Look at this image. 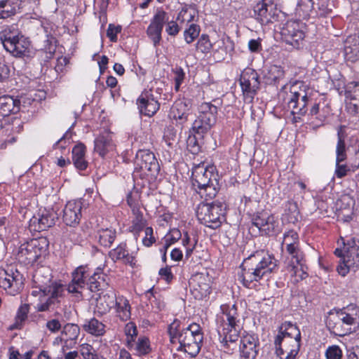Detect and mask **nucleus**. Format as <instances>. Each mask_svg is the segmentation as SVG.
Segmentation results:
<instances>
[{
    "label": "nucleus",
    "instance_id": "nucleus-1",
    "mask_svg": "<svg viewBox=\"0 0 359 359\" xmlns=\"http://www.w3.org/2000/svg\"><path fill=\"white\" fill-rule=\"evenodd\" d=\"M277 266L278 260L273 255L264 250L254 252L244 259L241 266L243 285L250 287L253 281H259L268 276L277 269Z\"/></svg>",
    "mask_w": 359,
    "mask_h": 359
},
{
    "label": "nucleus",
    "instance_id": "nucleus-2",
    "mask_svg": "<svg viewBox=\"0 0 359 359\" xmlns=\"http://www.w3.org/2000/svg\"><path fill=\"white\" fill-rule=\"evenodd\" d=\"M221 309L222 315L218 318V333L222 337L224 348L233 352L238 346L242 325L235 304L222 305Z\"/></svg>",
    "mask_w": 359,
    "mask_h": 359
},
{
    "label": "nucleus",
    "instance_id": "nucleus-3",
    "mask_svg": "<svg viewBox=\"0 0 359 359\" xmlns=\"http://www.w3.org/2000/svg\"><path fill=\"white\" fill-rule=\"evenodd\" d=\"M309 91L308 86L302 81H297L289 88L284 86L279 93V97H282L288 108L292 109L291 112L294 115L295 122L306 115L309 111V104H311Z\"/></svg>",
    "mask_w": 359,
    "mask_h": 359
},
{
    "label": "nucleus",
    "instance_id": "nucleus-4",
    "mask_svg": "<svg viewBox=\"0 0 359 359\" xmlns=\"http://www.w3.org/2000/svg\"><path fill=\"white\" fill-rule=\"evenodd\" d=\"M191 181L196 192L206 201L215 198L219 189L218 174L214 166H205L203 163L196 165Z\"/></svg>",
    "mask_w": 359,
    "mask_h": 359
},
{
    "label": "nucleus",
    "instance_id": "nucleus-5",
    "mask_svg": "<svg viewBox=\"0 0 359 359\" xmlns=\"http://www.w3.org/2000/svg\"><path fill=\"white\" fill-rule=\"evenodd\" d=\"M276 354L284 352H299L301 346V332L297 325L285 322L280 327L279 333L275 339Z\"/></svg>",
    "mask_w": 359,
    "mask_h": 359
},
{
    "label": "nucleus",
    "instance_id": "nucleus-6",
    "mask_svg": "<svg viewBox=\"0 0 359 359\" xmlns=\"http://www.w3.org/2000/svg\"><path fill=\"white\" fill-rule=\"evenodd\" d=\"M0 40L6 51L13 56L23 57L29 55L30 41L20 34L14 25L8 27L0 34Z\"/></svg>",
    "mask_w": 359,
    "mask_h": 359
},
{
    "label": "nucleus",
    "instance_id": "nucleus-7",
    "mask_svg": "<svg viewBox=\"0 0 359 359\" xmlns=\"http://www.w3.org/2000/svg\"><path fill=\"white\" fill-rule=\"evenodd\" d=\"M226 208V205L219 201L201 203L196 209V217L202 224L215 229L221 226Z\"/></svg>",
    "mask_w": 359,
    "mask_h": 359
},
{
    "label": "nucleus",
    "instance_id": "nucleus-8",
    "mask_svg": "<svg viewBox=\"0 0 359 359\" xmlns=\"http://www.w3.org/2000/svg\"><path fill=\"white\" fill-rule=\"evenodd\" d=\"M170 341L177 340L180 347H183L186 353L195 357L200 352L203 336L195 335L191 332L180 329V321L175 320L168 327Z\"/></svg>",
    "mask_w": 359,
    "mask_h": 359
},
{
    "label": "nucleus",
    "instance_id": "nucleus-9",
    "mask_svg": "<svg viewBox=\"0 0 359 359\" xmlns=\"http://www.w3.org/2000/svg\"><path fill=\"white\" fill-rule=\"evenodd\" d=\"M334 255L340 258L337 270L341 276H345L351 268L359 266V241H348L343 249L337 248Z\"/></svg>",
    "mask_w": 359,
    "mask_h": 359
},
{
    "label": "nucleus",
    "instance_id": "nucleus-10",
    "mask_svg": "<svg viewBox=\"0 0 359 359\" xmlns=\"http://www.w3.org/2000/svg\"><path fill=\"white\" fill-rule=\"evenodd\" d=\"M217 107L210 102L202 103L200 106V113L194 121L191 133L196 134L203 139L210 128L215 124L217 120Z\"/></svg>",
    "mask_w": 359,
    "mask_h": 359
},
{
    "label": "nucleus",
    "instance_id": "nucleus-11",
    "mask_svg": "<svg viewBox=\"0 0 359 359\" xmlns=\"http://www.w3.org/2000/svg\"><path fill=\"white\" fill-rule=\"evenodd\" d=\"M35 288H38L43 294H52L55 296L65 292V286L52 279L50 270L41 267L38 269L33 276Z\"/></svg>",
    "mask_w": 359,
    "mask_h": 359
},
{
    "label": "nucleus",
    "instance_id": "nucleus-12",
    "mask_svg": "<svg viewBox=\"0 0 359 359\" xmlns=\"http://www.w3.org/2000/svg\"><path fill=\"white\" fill-rule=\"evenodd\" d=\"M253 226L257 228L262 234L269 236H276L281 230L278 219L273 215H269L266 212H260L253 215L250 229Z\"/></svg>",
    "mask_w": 359,
    "mask_h": 359
},
{
    "label": "nucleus",
    "instance_id": "nucleus-13",
    "mask_svg": "<svg viewBox=\"0 0 359 359\" xmlns=\"http://www.w3.org/2000/svg\"><path fill=\"white\" fill-rule=\"evenodd\" d=\"M240 85L244 101L252 103L260 86L258 73L252 69H245L241 75Z\"/></svg>",
    "mask_w": 359,
    "mask_h": 359
},
{
    "label": "nucleus",
    "instance_id": "nucleus-14",
    "mask_svg": "<svg viewBox=\"0 0 359 359\" xmlns=\"http://www.w3.org/2000/svg\"><path fill=\"white\" fill-rule=\"evenodd\" d=\"M46 251L41 241L32 239L29 242L22 244L17 254L18 260L25 265L33 264Z\"/></svg>",
    "mask_w": 359,
    "mask_h": 359
},
{
    "label": "nucleus",
    "instance_id": "nucleus-15",
    "mask_svg": "<svg viewBox=\"0 0 359 359\" xmlns=\"http://www.w3.org/2000/svg\"><path fill=\"white\" fill-rule=\"evenodd\" d=\"M135 164V170L152 178H156L160 171V165L155 155L149 150L138 151Z\"/></svg>",
    "mask_w": 359,
    "mask_h": 359
},
{
    "label": "nucleus",
    "instance_id": "nucleus-16",
    "mask_svg": "<svg viewBox=\"0 0 359 359\" xmlns=\"http://www.w3.org/2000/svg\"><path fill=\"white\" fill-rule=\"evenodd\" d=\"M22 276L17 270L0 269V287L8 294L15 295L22 289Z\"/></svg>",
    "mask_w": 359,
    "mask_h": 359
},
{
    "label": "nucleus",
    "instance_id": "nucleus-17",
    "mask_svg": "<svg viewBox=\"0 0 359 359\" xmlns=\"http://www.w3.org/2000/svg\"><path fill=\"white\" fill-rule=\"evenodd\" d=\"M168 20V13L161 8H158L151 20L147 29V34L155 47L160 44L162 39L161 33L165 23Z\"/></svg>",
    "mask_w": 359,
    "mask_h": 359
},
{
    "label": "nucleus",
    "instance_id": "nucleus-18",
    "mask_svg": "<svg viewBox=\"0 0 359 359\" xmlns=\"http://www.w3.org/2000/svg\"><path fill=\"white\" fill-rule=\"evenodd\" d=\"M281 35L286 43L295 48H300L304 39V33L296 21L287 22L281 30Z\"/></svg>",
    "mask_w": 359,
    "mask_h": 359
},
{
    "label": "nucleus",
    "instance_id": "nucleus-19",
    "mask_svg": "<svg viewBox=\"0 0 359 359\" xmlns=\"http://www.w3.org/2000/svg\"><path fill=\"white\" fill-rule=\"evenodd\" d=\"M89 274L86 266H80L72 273V280L67 286L69 293L74 294L77 298L82 297V290L87 285Z\"/></svg>",
    "mask_w": 359,
    "mask_h": 359
},
{
    "label": "nucleus",
    "instance_id": "nucleus-20",
    "mask_svg": "<svg viewBox=\"0 0 359 359\" xmlns=\"http://www.w3.org/2000/svg\"><path fill=\"white\" fill-rule=\"evenodd\" d=\"M241 359H256L259 351V339L252 334H246L241 338L239 345Z\"/></svg>",
    "mask_w": 359,
    "mask_h": 359
},
{
    "label": "nucleus",
    "instance_id": "nucleus-21",
    "mask_svg": "<svg viewBox=\"0 0 359 359\" xmlns=\"http://www.w3.org/2000/svg\"><path fill=\"white\" fill-rule=\"evenodd\" d=\"M83 204L81 201H70L67 203L64 209L62 219L67 226H76L81 218Z\"/></svg>",
    "mask_w": 359,
    "mask_h": 359
},
{
    "label": "nucleus",
    "instance_id": "nucleus-22",
    "mask_svg": "<svg viewBox=\"0 0 359 359\" xmlns=\"http://www.w3.org/2000/svg\"><path fill=\"white\" fill-rule=\"evenodd\" d=\"M191 291L196 299H203L210 294L211 287L210 280L202 274L196 275L189 282Z\"/></svg>",
    "mask_w": 359,
    "mask_h": 359
},
{
    "label": "nucleus",
    "instance_id": "nucleus-23",
    "mask_svg": "<svg viewBox=\"0 0 359 359\" xmlns=\"http://www.w3.org/2000/svg\"><path fill=\"white\" fill-rule=\"evenodd\" d=\"M137 104L140 113L149 117L154 115L160 107V104L149 92L140 96L137 100Z\"/></svg>",
    "mask_w": 359,
    "mask_h": 359
},
{
    "label": "nucleus",
    "instance_id": "nucleus-24",
    "mask_svg": "<svg viewBox=\"0 0 359 359\" xmlns=\"http://www.w3.org/2000/svg\"><path fill=\"white\" fill-rule=\"evenodd\" d=\"M94 143V150L101 157H104L108 153L113 151L116 147L112 140L111 134L108 132H105L99 135L95 138Z\"/></svg>",
    "mask_w": 359,
    "mask_h": 359
},
{
    "label": "nucleus",
    "instance_id": "nucleus-25",
    "mask_svg": "<svg viewBox=\"0 0 359 359\" xmlns=\"http://www.w3.org/2000/svg\"><path fill=\"white\" fill-rule=\"evenodd\" d=\"M358 312V309L355 306L350 305L338 311L334 317L351 329L354 330L359 323Z\"/></svg>",
    "mask_w": 359,
    "mask_h": 359
},
{
    "label": "nucleus",
    "instance_id": "nucleus-26",
    "mask_svg": "<svg viewBox=\"0 0 359 359\" xmlns=\"http://www.w3.org/2000/svg\"><path fill=\"white\" fill-rule=\"evenodd\" d=\"M55 224V217L53 214L44 211L38 216H34L30 219V226L34 231H44Z\"/></svg>",
    "mask_w": 359,
    "mask_h": 359
},
{
    "label": "nucleus",
    "instance_id": "nucleus-27",
    "mask_svg": "<svg viewBox=\"0 0 359 359\" xmlns=\"http://www.w3.org/2000/svg\"><path fill=\"white\" fill-rule=\"evenodd\" d=\"M189 111L190 109L185 102L178 100L175 102L171 108L170 116L182 125L188 120Z\"/></svg>",
    "mask_w": 359,
    "mask_h": 359
},
{
    "label": "nucleus",
    "instance_id": "nucleus-28",
    "mask_svg": "<svg viewBox=\"0 0 359 359\" xmlns=\"http://www.w3.org/2000/svg\"><path fill=\"white\" fill-rule=\"evenodd\" d=\"M273 8V4H269L267 0H262L257 3L254 8L255 17L257 21L262 24H267L271 20V13L269 11Z\"/></svg>",
    "mask_w": 359,
    "mask_h": 359
},
{
    "label": "nucleus",
    "instance_id": "nucleus-29",
    "mask_svg": "<svg viewBox=\"0 0 359 359\" xmlns=\"http://www.w3.org/2000/svg\"><path fill=\"white\" fill-rule=\"evenodd\" d=\"M20 101L9 95L0 97V116H7L19 111Z\"/></svg>",
    "mask_w": 359,
    "mask_h": 359
},
{
    "label": "nucleus",
    "instance_id": "nucleus-30",
    "mask_svg": "<svg viewBox=\"0 0 359 359\" xmlns=\"http://www.w3.org/2000/svg\"><path fill=\"white\" fill-rule=\"evenodd\" d=\"M86 147L79 144L72 149V161L75 167L80 170H84L88 167V162L85 159Z\"/></svg>",
    "mask_w": 359,
    "mask_h": 359
},
{
    "label": "nucleus",
    "instance_id": "nucleus-31",
    "mask_svg": "<svg viewBox=\"0 0 359 359\" xmlns=\"http://www.w3.org/2000/svg\"><path fill=\"white\" fill-rule=\"evenodd\" d=\"M18 9V0H1L0 20H5L14 16Z\"/></svg>",
    "mask_w": 359,
    "mask_h": 359
},
{
    "label": "nucleus",
    "instance_id": "nucleus-32",
    "mask_svg": "<svg viewBox=\"0 0 359 359\" xmlns=\"http://www.w3.org/2000/svg\"><path fill=\"white\" fill-rule=\"evenodd\" d=\"M107 276L100 272V269H97V271L88 278L87 285L91 292H97L107 285L106 283Z\"/></svg>",
    "mask_w": 359,
    "mask_h": 359
},
{
    "label": "nucleus",
    "instance_id": "nucleus-33",
    "mask_svg": "<svg viewBox=\"0 0 359 359\" xmlns=\"http://www.w3.org/2000/svg\"><path fill=\"white\" fill-rule=\"evenodd\" d=\"M327 326L332 333L339 337L347 335L353 330L334 316L328 319Z\"/></svg>",
    "mask_w": 359,
    "mask_h": 359
},
{
    "label": "nucleus",
    "instance_id": "nucleus-34",
    "mask_svg": "<svg viewBox=\"0 0 359 359\" xmlns=\"http://www.w3.org/2000/svg\"><path fill=\"white\" fill-rule=\"evenodd\" d=\"M109 256L113 259H123L126 264H132L134 261V257L130 255L126 250V244L125 243L119 244L116 248L110 251Z\"/></svg>",
    "mask_w": 359,
    "mask_h": 359
},
{
    "label": "nucleus",
    "instance_id": "nucleus-35",
    "mask_svg": "<svg viewBox=\"0 0 359 359\" xmlns=\"http://www.w3.org/2000/svg\"><path fill=\"white\" fill-rule=\"evenodd\" d=\"M132 212L134 218L133 219L132 226L130 227L131 231L137 236L144 229L147 221L144 219L143 214L138 208L133 207Z\"/></svg>",
    "mask_w": 359,
    "mask_h": 359
},
{
    "label": "nucleus",
    "instance_id": "nucleus-36",
    "mask_svg": "<svg viewBox=\"0 0 359 359\" xmlns=\"http://www.w3.org/2000/svg\"><path fill=\"white\" fill-rule=\"evenodd\" d=\"M346 97L349 99L353 104L355 111L359 109V83L351 82L346 88L345 92Z\"/></svg>",
    "mask_w": 359,
    "mask_h": 359
},
{
    "label": "nucleus",
    "instance_id": "nucleus-37",
    "mask_svg": "<svg viewBox=\"0 0 359 359\" xmlns=\"http://www.w3.org/2000/svg\"><path fill=\"white\" fill-rule=\"evenodd\" d=\"M115 305H117V301L116 300V296L114 294H107L100 297L97 301V307L99 311L102 313L109 312L111 308H114Z\"/></svg>",
    "mask_w": 359,
    "mask_h": 359
},
{
    "label": "nucleus",
    "instance_id": "nucleus-38",
    "mask_svg": "<svg viewBox=\"0 0 359 359\" xmlns=\"http://www.w3.org/2000/svg\"><path fill=\"white\" fill-rule=\"evenodd\" d=\"M104 327L105 325L95 318L86 321L83 325V329L87 332L95 336L103 335L105 332Z\"/></svg>",
    "mask_w": 359,
    "mask_h": 359
},
{
    "label": "nucleus",
    "instance_id": "nucleus-39",
    "mask_svg": "<svg viewBox=\"0 0 359 359\" xmlns=\"http://www.w3.org/2000/svg\"><path fill=\"white\" fill-rule=\"evenodd\" d=\"M29 311V305L27 304H22L18 309L15 318V323L11 325L10 330H20L22 327L25 321L27 318V314Z\"/></svg>",
    "mask_w": 359,
    "mask_h": 359
},
{
    "label": "nucleus",
    "instance_id": "nucleus-40",
    "mask_svg": "<svg viewBox=\"0 0 359 359\" xmlns=\"http://www.w3.org/2000/svg\"><path fill=\"white\" fill-rule=\"evenodd\" d=\"M99 236V243L104 246L109 248L114 243L116 236V231L111 229H102L97 232Z\"/></svg>",
    "mask_w": 359,
    "mask_h": 359
},
{
    "label": "nucleus",
    "instance_id": "nucleus-41",
    "mask_svg": "<svg viewBox=\"0 0 359 359\" xmlns=\"http://www.w3.org/2000/svg\"><path fill=\"white\" fill-rule=\"evenodd\" d=\"M287 252L291 256L292 262L296 263L302 266L303 260H304V255L302 251L299 243L286 247Z\"/></svg>",
    "mask_w": 359,
    "mask_h": 359
},
{
    "label": "nucleus",
    "instance_id": "nucleus-42",
    "mask_svg": "<svg viewBox=\"0 0 359 359\" xmlns=\"http://www.w3.org/2000/svg\"><path fill=\"white\" fill-rule=\"evenodd\" d=\"M63 294L64 292H60L57 296L52 294H43V296H48V297L45 302L37 304V310L39 311H46L53 309V306L60 302L59 298L62 297Z\"/></svg>",
    "mask_w": 359,
    "mask_h": 359
},
{
    "label": "nucleus",
    "instance_id": "nucleus-43",
    "mask_svg": "<svg viewBox=\"0 0 359 359\" xmlns=\"http://www.w3.org/2000/svg\"><path fill=\"white\" fill-rule=\"evenodd\" d=\"M346 41L344 46V55L347 60L355 62L359 59V43L355 41L353 44H348Z\"/></svg>",
    "mask_w": 359,
    "mask_h": 359
},
{
    "label": "nucleus",
    "instance_id": "nucleus-44",
    "mask_svg": "<svg viewBox=\"0 0 359 359\" xmlns=\"http://www.w3.org/2000/svg\"><path fill=\"white\" fill-rule=\"evenodd\" d=\"M136 351L140 355H146L151 351L149 340L148 338L143 337H140L137 341L134 340V346L131 349Z\"/></svg>",
    "mask_w": 359,
    "mask_h": 359
},
{
    "label": "nucleus",
    "instance_id": "nucleus-45",
    "mask_svg": "<svg viewBox=\"0 0 359 359\" xmlns=\"http://www.w3.org/2000/svg\"><path fill=\"white\" fill-rule=\"evenodd\" d=\"M268 80L273 84L278 83L285 76V72L280 66L273 65L268 72Z\"/></svg>",
    "mask_w": 359,
    "mask_h": 359
},
{
    "label": "nucleus",
    "instance_id": "nucleus-46",
    "mask_svg": "<svg viewBox=\"0 0 359 359\" xmlns=\"http://www.w3.org/2000/svg\"><path fill=\"white\" fill-rule=\"evenodd\" d=\"M124 332L127 336V346L129 348H132L134 346V340L137 335L135 324L133 322L128 323L125 326Z\"/></svg>",
    "mask_w": 359,
    "mask_h": 359
},
{
    "label": "nucleus",
    "instance_id": "nucleus-47",
    "mask_svg": "<svg viewBox=\"0 0 359 359\" xmlns=\"http://www.w3.org/2000/svg\"><path fill=\"white\" fill-rule=\"evenodd\" d=\"M80 333V328L76 324L67 323L66 324L62 332V334H64L67 340L74 341L76 340Z\"/></svg>",
    "mask_w": 359,
    "mask_h": 359
},
{
    "label": "nucleus",
    "instance_id": "nucleus-48",
    "mask_svg": "<svg viewBox=\"0 0 359 359\" xmlns=\"http://www.w3.org/2000/svg\"><path fill=\"white\" fill-rule=\"evenodd\" d=\"M115 306L121 320L126 321L130 318V306L128 300L125 299L123 304L117 302Z\"/></svg>",
    "mask_w": 359,
    "mask_h": 359
},
{
    "label": "nucleus",
    "instance_id": "nucleus-49",
    "mask_svg": "<svg viewBox=\"0 0 359 359\" xmlns=\"http://www.w3.org/2000/svg\"><path fill=\"white\" fill-rule=\"evenodd\" d=\"M336 161L342 162L346 158L345 141L340 132L338 133Z\"/></svg>",
    "mask_w": 359,
    "mask_h": 359
},
{
    "label": "nucleus",
    "instance_id": "nucleus-50",
    "mask_svg": "<svg viewBox=\"0 0 359 359\" xmlns=\"http://www.w3.org/2000/svg\"><path fill=\"white\" fill-rule=\"evenodd\" d=\"M200 27L196 24H191L184 32V39L187 43H192L199 35Z\"/></svg>",
    "mask_w": 359,
    "mask_h": 359
},
{
    "label": "nucleus",
    "instance_id": "nucleus-51",
    "mask_svg": "<svg viewBox=\"0 0 359 359\" xmlns=\"http://www.w3.org/2000/svg\"><path fill=\"white\" fill-rule=\"evenodd\" d=\"M182 233L177 229H172L170 232L165 236V244L164 248L167 250L172 244L175 243L180 239Z\"/></svg>",
    "mask_w": 359,
    "mask_h": 359
},
{
    "label": "nucleus",
    "instance_id": "nucleus-52",
    "mask_svg": "<svg viewBox=\"0 0 359 359\" xmlns=\"http://www.w3.org/2000/svg\"><path fill=\"white\" fill-rule=\"evenodd\" d=\"M299 243V235L294 230H289L284 233L283 245L287 247Z\"/></svg>",
    "mask_w": 359,
    "mask_h": 359
},
{
    "label": "nucleus",
    "instance_id": "nucleus-53",
    "mask_svg": "<svg viewBox=\"0 0 359 359\" xmlns=\"http://www.w3.org/2000/svg\"><path fill=\"white\" fill-rule=\"evenodd\" d=\"M212 45L210 41L209 36L203 34L197 42V48L203 53H208L212 48Z\"/></svg>",
    "mask_w": 359,
    "mask_h": 359
},
{
    "label": "nucleus",
    "instance_id": "nucleus-54",
    "mask_svg": "<svg viewBox=\"0 0 359 359\" xmlns=\"http://www.w3.org/2000/svg\"><path fill=\"white\" fill-rule=\"evenodd\" d=\"M199 140H201V139L195 133H192V135H189V137L187 138V147L189 148V151L191 153L196 154L199 151V145H198Z\"/></svg>",
    "mask_w": 359,
    "mask_h": 359
},
{
    "label": "nucleus",
    "instance_id": "nucleus-55",
    "mask_svg": "<svg viewBox=\"0 0 359 359\" xmlns=\"http://www.w3.org/2000/svg\"><path fill=\"white\" fill-rule=\"evenodd\" d=\"M325 355L327 359H341L342 351L338 346L333 345L327 348Z\"/></svg>",
    "mask_w": 359,
    "mask_h": 359
},
{
    "label": "nucleus",
    "instance_id": "nucleus-56",
    "mask_svg": "<svg viewBox=\"0 0 359 359\" xmlns=\"http://www.w3.org/2000/svg\"><path fill=\"white\" fill-rule=\"evenodd\" d=\"M304 260H303L302 268L300 265L297 264L295 265L293 262L288 266L291 268L290 271L293 272V275L299 276L301 279H304L307 276V273L304 270Z\"/></svg>",
    "mask_w": 359,
    "mask_h": 359
},
{
    "label": "nucleus",
    "instance_id": "nucleus-57",
    "mask_svg": "<svg viewBox=\"0 0 359 359\" xmlns=\"http://www.w3.org/2000/svg\"><path fill=\"white\" fill-rule=\"evenodd\" d=\"M173 71L175 73V88L177 91L184 79L185 73L182 67H176Z\"/></svg>",
    "mask_w": 359,
    "mask_h": 359
},
{
    "label": "nucleus",
    "instance_id": "nucleus-58",
    "mask_svg": "<svg viewBox=\"0 0 359 359\" xmlns=\"http://www.w3.org/2000/svg\"><path fill=\"white\" fill-rule=\"evenodd\" d=\"M145 236L142 239V243L146 247H150L155 241L156 239L154 237V231L151 227H147L144 230Z\"/></svg>",
    "mask_w": 359,
    "mask_h": 359
},
{
    "label": "nucleus",
    "instance_id": "nucleus-59",
    "mask_svg": "<svg viewBox=\"0 0 359 359\" xmlns=\"http://www.w3.org/2000/svg\"><path fill=\"white\" fill-rule=\"evenodd\" d=\"M121 27L120 26H115L109 24L107 30V36L109 38L111 41L115 42L117 40V34L120 32Z\"/></svg>",
    "mask_w": 359,
    "mask_h": 359
},
{
    "label": "nucleus",
    "instance_id": "nucleus-60",
    "mask_svg": "<svg viewBox=\"0 0 359 359\" xmlns=\"http://www.w3.org/2000/svg\"><path fill=\"white\" fill-rule=\"evenodd\" d=\"M168 22V25L165 28V32L170 36H175L180 31V27H179L178 24L172 20Z\"/></svg>",
    "mask_w": 359,
    "mask_h": 359
},
{
    "label": "nucleus",
    "instance_id": "nucleus-61",
    "mask_svg": "<svg viewBox=\"0 0 359 359\" xmlns=\"http://www.w3.org/2000/svg\"><path fill=\"white\" fill-rule=\"evenodd\" d=\"M46 327L50 332L55 333L60 330L62 325L57 319H52L47 321Z\"/></svg>",
    "mask_w": 359,
    "mask_h": 359
},
{
    "label": "nucleus",
    "instance_id": "nucleus-62",
    "mask_svg": "<svg viewBox=\"0 0 359 359\" xmlns=\"http://www.w3.org/2000/svg\"><path fill=\"white\" fill-rule=\"evenodd\" d=\"M248 48L252 53H259L262 50L261 39H250L248 42Z\"/></svg>",
    "mask_w": 359,
    "mask_h": 359
},
{
    "label": "nucleus",
    "instance_id": "nucleus-63",
    "mask_svg": "<svg viewBox=\"0 0 359 359\" xmlns=\"http://www.w3.org/2000/svg\"><path fill=\"white\" fill-rule=\"evenodd\" d=\"M341 162L336 161L335 175L338 178H342L346 176L348 169L346 165L340 164Z\"/></svg>",
    "mask_w": 359,
    "mask_h": 359
},
{
    "label": "nucleus",
    "instance_id": "nucleus-64",
    "mask_svg": "<svg viewBox=\"0 0 359 359\" xmlns=\"http://www.w3.org/2000/svg\"><path fill=\"white\" fill-rule=\"evenodd\" d=\"M92 346L86 344L82 346L81 349V353L85 359H95V355L91 352Z\"/></svg>",
    "mask_w": 359,
    "mask_h": 359
}]
</instances>
